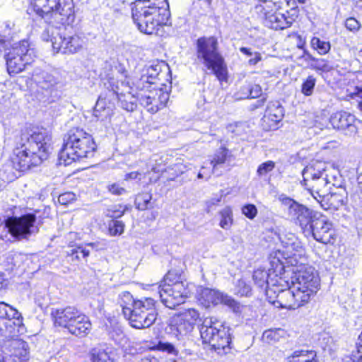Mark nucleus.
Listing matches in <instances>:
<instances>
[{
  "label": "nucleus",
  "instance_id": "nucleus-1",
  "mask_svg": "<svg viewBox=\"0 0 362 362\" xmlns=\"http://www.w3.org/2000/svg\"><path fill=\"white\" fill-rule=\"evenodd\" d=\"M284 257V281L286 288L282 289L276 296V307L294 310L308 305L320 290L314 269L307 262L304 250Z\"/></svg>",
  "mask_w": 362,
  "mask_h": 362
},
{
  "label": "nucleus",
  "instance_id": "nucleus-2",
  "mask_svg": "<svg viewBox=\"0 0 362 362\" xmlns=\"http://www.w3.org/2000/svg\"><path fill=\"white\" fill-rule=\"evenodd\" d=\"M50 132L45 127L30 124L21 130L10 161L14 169L25 173L40 166L49 156Z\"/></svg>",
  "mask_w": 362,
  "mask_h": 362
},
{
  "label": "nucleus",
  "instance_id": "nucleus-3",
  "mask_svg": "<svg viewBox=\"0 0 362 362\" xmlns=\"http://www.w3.org/2000/svg\"><path fill=\"white\" fill-rule=\"evenodd\" d=\"M131 13L137 29L145 35L162 36L171 25L168 0H135Z\"/></svg>",
  "mask_w": 362,
  "mask_h": 362
},
{
  "label": "nucleus",
  "instance_id": "nucleus-4",
  "mask_svg": "<svg viewBox=\"0 0 362 362\" xmlns=\"http://www.w3.org/2000/svg\"><path fill=\"white\" fill-rule=\"evenodd\" d=\"M118 303L124 318L133 328H148L157 319L156 301L151 297L138 298L129 291H123L119 296Z\"/></svg>",
  "mask_w": 362,
  "mask_h": 362
},
{
  "label": "nucleus",
  "instance_id": "nucleus-5",
  "mask_svg": "<svg viewBox=\"0 0 362 362\" xmlns=\"http://www.w3.org/2000/svg\"><path fill=\"white\" fill-rule=\"evenodd\" d=\"M98 146L93 136L80 127H72L64 135L59 152L60 158L70 163L83 158H91Z\"/></svg>",
  "mask_w": 362,
  "mask_h": 362
},
{
  "label": "nucleus",
  "instance_id": "nucleus-6",
  "mask_svg": "<svg viewBox=\"0 0 362 362\" xmlns=\"http://www.w3.org/2000/svg\"><path fill=\"white\" fill-rule=\"evenodd\" d=\"M196 54L197 59L220 83L228 82V65L219 51L218 41L216 36L199 37L196 42Z\"/></svg>",
  "mask_w": 362,
  "mask_h": 362
},
{
  "label": "nucleus",
  "instance_id": "nucleus-7",
  "mask_svg": "<svg viewBox=\"0 0 362 362\" xmlns=\"http://www.w3.org/2000/svg\"><path fill=\"white\" fill-rule=\"evenodd\" d=\"M27 13L43 20L57 18L64 25L72 24L76 18L74 0H29Z\"/></svg>",
  "mask_w": 362,
  "mask_h": 362
},
{
  "label": "nucleus",
  "instance_id": "nucleus-8",
  "mask_svg": "<svg viewBox=\"0 0 362 362\" xmlns=\"http://www.w3.org/2000/svg\"><path fill=\"white\" fill-rule=\"evenodd\" d=\"M200 337L204 344L210 346L218 354H225L231 349V337L227 328L215 317H211L200 328Z\"/></svg>",
  "mask_w": 362,
  "mask_h": 362
},
{
  "label": "nucleus",
  "instance_id": "nucleus-9",
  "mask_svg": "<svg viewBox=\"0 0 362 362\" xmlns=\"http://www.w3.org/2000/svg\"><path fill=\"white\" fill-rule=\"evenodd\" d=\"M270 267L268 270L257 269L253 272L252 278L255 283L259 287L284 286V259L280 250H274L269 255Z\"/></svg>",
  "mask_w": 362,
  "mask_h": 362
},
{
  "label": "nucleus",
  "instance_id": "nucleus-10",
  "mask_svg": "<svg viewBox=\"0 0 362 362\" xmlns=\"http://www.w3.org/2000/svg\"><path fill=\"white\" fill-rule=\"evenodd\" d=\"M5 59L11 76L25 71L34 62L28 41L21 40L12 46L6 53Z\"/></svg>",
  "mask_w": 362,
  "mask_h": 362
},
{
  "label": "nucleus",
  "instance_id": "nucleus-11",
  "mask_svg": "<svg viewBox=\"0 0 362 362\" xmlns=\"http://www.w3.org/2000/svg\"><path fill=\"white\" fill-rule=\"evenodd\" d=\"M52 47L55 53L71 55L81 52L85 44L84 38L76 32L59 29L51 37Z\"/></svg>",
  "mask_w": 362,
  "mask_h": 362
},
{
  "label": "nucleus",
  "instance_id": "nucleus-12",
  "mask_svg": "<svg viewBox=\"0 0 362 362\" xmlns=\"http://www.w3.org/2000/svg\"><path fill=\"white\" fill-rule=\"evenodd\" d=\"M199 321V312L194 308H188L173 315L168 327L170 334L180 339L189 334Z\"/></svg>",
  "mask_w": 362,
  "mask_h": 362
},
{
  "label": "nucleus",
  "instance_id": "nucleus-13",
  "mask_svg": "<svg viewBox=\"0 0 362 362\" xmlns=\"http://www.w3.org/2000/svg\"><path fill=\"white\" fill-rule=\"evenodd\" d=\"M37 220L35 213H28L20 216H8L4 221L8 233L16 240L27 239L32 233V228Z\"/></svg>",
  "mask_w": 362,
  "mask_h": 362
},
{
  "label": "nucleus",
  "instance_id": "nucleus-14",
  "mask_svg": "<svg viewBox=\"0 0 362 362\" xmlns=\"http://www.w3.org/2000/svg\"><path fill=\"white\" fill-rule=\"evenodd\" d=\"M185 269L186 264L182 259L173 258L170 262V269L162 279L159 293H165L178 284L187 282L184 276Z\"/></svg>",
  "mask_w": 362,
  "mask_h": 362
},
{
  "label": "nucleus",
  "instance_id": "nucleus-15",
  "mask_svg": "<svg viewBox=\"0 0 362 362\" xmlns=\"http://www.w3.org/2000/svg\"><path fill=\"white\" fill-rule=\"evenodd\" d=\"M169 98V90L163 88H153L148 90V94L141 96L139 101L148 112L155 114L166 107Z\"/></svg>",
  "mask_w": 362,
  "mask_h": 362
},
{
  "label": "nucleus",
  "instance_id": "nucleus-16",
  "mask_svg": "<svg viewBox=\"0 0 362 362\" xmlns=\"http://www.w3.org/2000/svg\"><path fill=\"white\" fill-rule=\"evenodd\" d=\"M110 86L111 89L108 92L102 93L98 97L93 110L94 116L102 121L110 119L113 115L115 109L114 100L118 98V93L112 82Z\"/></svg>",
  "mask_w": 362,
  "mask_h": 362
},
{
  "label": "nucleus",
  "instance_id": "nucleus-17",
  "mask_svg": "<svg viewBox=\"0 0 362 362\" xmlns=\"http://www.w3.org/2000/svg\"><path fill=\"white\" fill-rule=\"evenodd\" d=\"M192 295L188 283L178 284L169 288L165 293H160L162 303L170 309H175L177 306L185 302Z\"/></svg>",
  "mask_w": 362,
  "mask_h": 362
},
{
  "label": "nucleus",
  "instance_id": "nucleus-18",
  "mask_svg": "<svg viewBox=\"0 0 362 362\" xmlns=\"http://www.w3.org/2000/svg\"><path fill=\"white\" fill-rule=\"evenodd\" d=\"M310 235L316 241L332 245L335 244L338 237L333 224L328 220L321 218H318L315 221Z\"/></svg>",
  "mask_w": 362,
  "mask_h": 362
},
{
  "label": "nucleus",
  "instance_id": "nucleus-19",
  "mask_svg": "<svg viewBox=\"0 0 362 362\" xmlns=\"http://www.w3.org/2000/svg\"><path fill=\"white\" fill-rule=\"evenodd\" d=\"M294 223L301 228L305 235H310L315 221L318 218L317 213L305 206L300 204L293 212Z\"/></svg>",
  "mask_w": 362,
  "mask_h": 362
},
{
  "label": "nucleus",
  "instance_id": "nucleus-20",
  "mask_svg": "<svg viewBox=\"0 0 362 362\" xmlns=\"http://www.w3.org/2000/svg\"><path fill=\"white\" fill-rule=\"evenodd\" d=\"M92 323L88 315L78 309L65 330L78 338L86 337L90 332Z\"/></svg>",
  "mask_w": 362,
  "mask_h": 362
},
{
  "label": "nucleus",
  "instance_id": "nucleus-21",
  "mask_svg": "<svg viewBox=\"0 0 362 362\" xmlns=\"http://www.w3.org/2000/svg\"><path fill=\"white\" fill-rule=\"evenodd\" d=\"M282 1L266 0L257 2L253 8V17L262 21L265 25L267 21L281 8Z\"/></svg>",
  "mask_w": 362,
  "mask_h": 362
},
{
  "label": "nucleus",
  "instance_id": "nucleus-22",
  "mask_svg": "<svg viewBox=\"0 0 362 362\" xmlns=\"http://www.w3.org/2000/svg\"><path fill=\"white\" fill-rule=\"evenodd\" d=\"M78 309L74 305L53 309L51 311L50 317L54 327L65 330Z\"/></svg>",
  "mask_w": 362,
  "mask_h": 362
},
{
  "label": "nucleus",
  "instance_id": "nucleus-23",
  "mask_svg": "<svg viewBox=\"0 0 362 362\" xmlns=\"http://www.w3.org/2000/svg\"><path fill=\"white\" fill-rule=\"evenodd\" d=\"M320 206L325 210H337L346 202V196L344 189L337 192H327L317 199Z\"/></svg>",
  "mask_w": 362,
  "mask_h": 362
},
{
  "label": "nucleus",
  "instance_id": "nucleus-24",
  "mask_svg": "<svg viewBox=\"0 0 362 362\" xmlns=\"http://www.w3.org/2000/svg\"><path fill=\"white\" fill-rule=\"evenodd\" d=\"M282 118V111L279 107H267L261 119L260 126L264 132L276 130L279 127V124Z\"/></svg>",
  "mask_w": 362,
  "mask_h": 362
},
{
  "label": "nucleus",
  "instance_id": "nucleus-25",
  "mask_svg": "<svg viewBox=\"0 0 362 362\" xmlns=\"http://www.w3.org/2000/svg\"><path fill=\"white\" fill-rule=\"evenodd\" d=\"M355 122V116L345 110H337L333 112L329 118V122L332 127L339 131L345 130L354 126Z\"/></svg>",
  "mask_w": 362,
  "mask_h": 362
},
{
  "label": "nucleus",
  "instance_id": "nucleus-26",
  "mask_svg": "<svg viewBox=\"0 0 362 362\" xmlns=\"http://www.w3.org/2000/svg\"><path fill=\"white\" fill-rule=\"evenodd\" d=\"M233 158L231 151L225 146L221 145L209 158V163L212 172H216L221 168L229 165Z\"/></svg>",
  "mask_w": 362,
  "mask_h": 362
},
{
  "label": "nucleus",
  "instance_id": "nucleus-27",
  "mask_svg": "<svg viewBox=\"0 0 362 362\" xmlns=\"http://www.w3.org/2000/svg\"><path fill=\"white\" fill-rule=\"evenodd\" d=\"M301 185L317 200L329 190L327 178L325 177L315 180L303 179Z\"/></svg>",
  "mask_w": 362,
  "mask_h": 362
},
{
  "label": "nucleus",
  "instance_id": "nucleus-28",
  "mask_svg": "<svg viewBox=\"0 0 362 362\" xmlns=\"http://www.w3.org/2000/svg\"><path fill=\"white\" fill-rule=\"evenodd\" d=\"M221 292L209 288H202L197 293V300L206 308L214 307L220 303Z\"/></svg>",
  "mask_w": 362,
  "mask_h": 362
},
{
  "label": "nucleus",
  "instance_id": "nucleus-29",
  "mask_svg": "<svg viewBox=\"0 0 362 362\" xmlns=\"http://www.w3.org/2000/svg\"><path fill=\"white\" fill-rule=\"evenodd\" d=\"M326 170V163L323 161L312 160L303 170V179L315 180L322 177Z\"/></svg>",
  "mask_w": 362,
  "mask_h": 362
},
{
  "label": "nucleus",
  "instance_id": "nucleus-30",
  "mask_svg": "<svg viewBox=\"0 0 362 362\" xmlns=\"http://www.w3.org/2000/svg\"><path fill=\"white\" fill-rule=\"evenodd\" d=\"M287 362H318L317 352L313 349H298L287 356Z\"/></svg>",
  "mask_w": 362,
  "mask_h": 362
},
{
  "label": "nucleus",
  "instance_id": "nucleus-31",
  "mask_svg": "<svg viewBox=\"0 0 362 362\" xmlns=\"http://www.w3.org/2000/svg\"><path fill=\"white\" fill-rule=\"evenodd\" d=\"M134 204L138 211H146L153 208V195L151 191H141L135 194Z\"/></svg>",
  "mask_w": 362,
  "mask_h": 362
},
{
  "label": "nucleus",
  "instance_id": "nucleus-32",
  "mask_svg": "<svg viewBox=\"0 0 362 362\" xmlns=\"http://www.w3.org/2000/svg\"><path fill=\"white\" fill-rule=\"evenodd\" d=\"M266 98L260 86L255 85L250 88V110L263 109Z\"/></svg>",
  "mask_w": 362,
  "mask_h": 362
},
{
  "label": "nucleus",
  "instance_id": "nucleus-33",
  "mask_svg": "<svg viewBox=\"0 0 362 362\" xmlns=\"http://www.w3.org/2000/svg\"><path fill=\"white\" fill-rule=\"evenodd\" d=\"M286 331L282 328H273L265 330L262 336L264 342L273 344L286 336Z\"/></svg>",
  "mask_w": 362,
  "mask_h": 362
},
{
  "label": "nucleus",
  "instance_id": "nucleus-34",
  "mask_svg": "<svg viewBox=\"0 0 362 362\" xmlns=\"http://www.w3.org/2000/svg\"><path fill=\"white\" fill-rule=\"evenodd\" d=\"M218 225L225 230H228L233 224V214L231 206H226L218 211Z\"/></svg>",
  "mask_w": 362,
  "mask_h": 362
},
{
  "label": "nucleus",
  "instance_id": "nucleus-35",
  "mask_svg": "<svg viewBox=\"0 0 362 362\" xmlns=\"http://www.w3.org/2000/svg\"><path fill=\"white\" fill-rule=\"evenodd\" d=\"M13 319L22 321L23 317L16 308L4 302H0V320L10 321Z\"/></svg>",
  "mask_w": 362,
  "mask_h": 362
},
{
  "label": "nucleus",
  "instance_id": "nucleus-36",
  "mask_svg": "<svg viewBox=\"0 0 362 362\" xmlns=\"http://www.w3.org/2000/svg\"><path fill=\"white\" fill-rule=\"evenodd\" d=\"M310 47L320 55H325L331 49V43L329 41L323 40L319 37L313 36L310 39Z\"/></svg>",
  "mask_w": 362,
  "mask_h": 362
},
{
  "label": "nucleus",
  "instance_id": "nucleus-37",
  "mask_svg": "<svg viewBox=\"0 0 362 362\" xmlns=\"http://www.w3.org/2000/svg\"><path fill=\"white\" fill-rule=\"evenodd\" d=\"M265 25L275 30H284L288 28V24H286L283 13L279 14L277 13V12L272 15V17L267 21Z\"/></svg>",
  "mask_w": 362,
  "mask_h": 362
},
{
  "label": "nucleus",
  "instance_id": "nucleus-38",
  "mask_svg": "<svg viewBox=\"0 0 362 362\" xmlns=\"http://www.w3.org/2000/svg\"><path fill=\"white\" fill-rule=\"evenodd\" d=\"M90 362H114L109 353L102 349L93 348L89 352Z\"/></svg>",
  "mask_w": 362,
  "mask_h": 362
},
{
  "label": "nucleus",
  "instance_id": "nucleus-39",
  "mask_svg": "<svg viewBox=\"0 0 362 362\" xmlns=\"http://www.w3.org/2000/svg\"><path fill=\"white\" fill-rule=\"evenodd\" d=\"M125 224L122 221L112 219L108 224L107 232L110 236L121 235L124 231Z\"/></svg>",
  "mask_w": 362,
  "mask_h": 362
},
{
  "label": "nucleus",
  "instance_id": "nucleus-40",
  "mask_svg": "<svg viewBox=\"0 0 362 362\" xmlns=\"http://www.w3.org/2000/svg\"><path fill=\"white\" fill-rule=\"evenodd\" d=\"M130 209L131 207L129 206L119 204L108 209L109 214L107 216L112 219H117L123 216L124 214Z\"/></svg>",
  "mask_w": 362,
  "mask_h": 362
},
{
  "label": "nucleus",
  "instance_id": "nucleus-41",
  "mask_svg": "<svg viewBox=\"0 0 362 362\" xmlns=\"http://www.w3.org/2000/svg\"><path fill=\"white\" fill-rule=\"evenodd\" d=\"M316 83V78L314 76H308L301 84V93L305 96H310L313 94Z\"/></svg>",
  "mask_w": 362,
  "mask_h": 362
},
{
  "label": "nucleus",
  "instance_id": "nucleus-42",
  "mask_svg": "<svg viewBox=\"0 0 362 362\" xmlns=\"http://www.w3.org/2000/svg\"><path fill=\"white\" fill-rule=\"evenodd\" d=\"M151 349L166 352L169 354H177V350L175 349V346L169 342L158 341V344L151 347Z\"/></svg>",
  "mask_w": 362,
  "mask_h": 362
},
{
  "label": "nucleus",
  "instance_id": "nucleus-43",
  "mask_svg": "<svg viewBox=\"0 0 362 362\" xmlns=\"http://www.w3.org/2000/svg\"><path fill=\"white\" fill-rule=\"evenodd\" d=\"M223 196L220 195L218 197H212L210 199L206 201L205 202V212L206 214H211L215 211L218 206H220L221 202H222Z\"/></svg>",
  "mask_w": 362,
  "mask_h": 362
},
{
  "label": "nucleus",
  "instance_id": "nucleus-44",
  "mask_svg": "<svg viewBox=\"0 0 362 362\" xmlns=\"http://www.w3.org/2000/svg\"><path fill=\"white\" fill-rule=\"evenodd\" d=\"M276 167V163L273 160H267L261 163L257 170V174L259 177L264 176L272 172Z\"/></svg>",
  "mask_w": 362,
  "mask_h": 362
},
{
  "label": "nucleus",
  "instance_id": "nucleus-45",
  "mask_svg": "<svg viewBox=\"0 0 362 362\" xmlns=\"http://www.w3.org/2000/svg\"><path fill=\"white\" fill-rule=\"evenodd\" d=\"M80 254L83 258H86L89 256L90 252L82 245H77L68 253V256L71 257L72 259L79 260L81 258Z\"/></svg>",
  "mask_w": 362,
  "mask_h": 362
},
{
  "label": "nucleus",
  "instance_id": "nucleus-46",
  "mask_svg": "<svg viewBox=\"0 0 362 362\" xmlns=\"http://www.w3.org/2000/svg\"><path fill=\"white\" fill-rule=\"evenodd\" d=\"M279 200L281 204L287 206L289 209L290 213H293L297 209V206H300L301 204L285 194L280 195Z\"/></svg>",
  "mask_w": 362,
  "mask_h": 362
},
{
  "label": "nucleus",
  "instance_id": "nucleus-47",
  "mask_svg": "<svg viewBox=\"0 0 362 362\" xmlns=\"http://www.w3.org/2000/svg\"><path fill=\"white\" fill-rule=\"evenodd\" d=\"M76 199V194L72 192H65L58 197V202L64 206H68L72 204Z\"/></svg>",
  "mask_w": 362,
  "mask_h": 362
},
{
  "label": "nucleus",
  "instance_id": "nucleus-48",
  "mask_svg": "<svg viewBox=\"0 0 362 362\" xmlns=\"http://www.w3.org/2000/svg\"><path fill=\"white\" fill-rule=\"evenodd\" d=\"M346 28L353 33L358 31L361 27V23L354 17H349L344 22Z\"/></svg>",
  "mask_w": 362,
  "mask_h": 362
},
{
  "label": "nucleus",
  "instance_id": "nucleus-49",
  "mask_svg": "<svg viewBox=\"0 0 362 362\" xmlns=\"http://www.w3.org/2000/svg\"><path fill=\"white\" fill-rule=\"evenodd\" d=\"M107 192L115 196H120L126 193V189L117 182L110 184L107 186Z\"/></svg>",
  "mask_w": 362,
  "mask_h": 362
},
{
  "label": "nucleus",
  "instance_id": "nucleus-50",
  "mask_svg": "<svg viewBox=\"0 0 362 362\" xmlns=\"http://www.w3.org/2000/svg\"><path fill=\"white\" fill-rule=\"evenodd\" d=\"M228 307L235 310L239 308V305L237 301H235L233 298L228 296L226 294H223L221 293V296L220 297V303Z\"/></svg>",
  "mask_w": 362,
  "mask_h": 362
},
{
  "label": "nucleus",
  "instance_id": "nucleus-51",
  "mask_svg": "<svg viewBox=\"0 0 362 362\" xmlns=\"http://www.w3.org/2000/svg\"><path fill=\"white\" fill-rule=\"evenodd\" d=\"M121 103L122 107L128 111V112H133L135 110L137 107V104L135 101H133L132 100H128L127 99L124 98L122 100L120 98H117Z\"/></svg>",
  "mask_w": 362,
  "mask_h": 362
},
{
  "label": "nucleus",
  "instance_id": "nucleus-52",
  "mask_svg": "<svg viewBox=\"0 0 362 362\" xmlns=\"http://www.w3.org/2000/svg\"><path fill=\"white\" fill-rule=\"evenodd\" d=\"M140 177H141V173H139V171H132V172L125 174L124 179L126 181L132 180H137V179L139 180Z\"/></svg>",
  "mask_w": 362,
  "mask_h": 362
},
{
  "label": "nucleus",
  "instance_id": "nucleus-53",
  "mask_svg": "<svg viewBox=\"0 0 362 362\" xmlns=\"http://www.w3.org/2000/svg\"><path fill=\"white\" fill-rule=\"evenodd\" d=\"M359 342L356 346V353L354 356V358H362V331L358 336Z\"/></svg>",
  "mask_w": 362,
  "mask_h": 362
},
{
  "label": "nucleus",
  "instance_id": "nucleus-54",
  "mask_svg": "<svg viewBox=\"0 0 362 362\" xmlns=\"http://www.w3.org/2000/svg\"><path fill=\"white\" fill-rule=\"evenodd\" d=\"M257 214V209L254 204H250V219H252L256 216Z\"/></svg>",
  "mask_w": 362,
  "mask_h": 362
},
{
  "label": "nucleus",
  "instance_id": "nucleus-55",
  "mask_svg": "<svg viewBox=\"0 0 362 362\" xmlns=\"http://www.w3.org/2000/svg\"><path fill=\"white\" fill-rule=\"evenodd\" d=\"M261 60V55L259 53H255L253 58H250V63L257 64Z\"/></svg>",
  "mask_w": 362,
  "mask_h": 362
},
{
  "label": "nucleus",
  "instance_id": "nucleus-56",
  "mask_svg": "<svg viewBox=\"0 0 362 362\" xmlns=\"http://www.w3.org/2000/svg\"><path fill=\"white\" fill-rule=\"evenodd\" d=\"M242 213L249 217V204H246L242 207Z\"/></svg>",
  "mask_w": 362,
  "mask_h": 362
},
{
  "label": "nucleus",
  "instance_id": "nucleus-57",
  "mask_svg": "<svg viewBox=\"0 0 362 362\" xmlns=\"http://www.w3.org/2000/svg\"><path fill=\"white\" fill-rule=\"evenodd\" d=\"M5 275L3 272H0V289L3 286V284L5 281Z\"/></svg>",
  "mask_w": 362,
  "mask_h": 362
},
{
  "label": "nucleus",
  "instance_id": "nucleus-58",
  "mask_svg": "<svg viewBox=\"0 0 362 362\" xmlns=\"http://www.w3.org/2000/svg\"><path fill=\"white\" fill-rule=\"evenodd\" d=\"M158 216V212L157 211H152L151 215L150 218H148V220L153 221L156 220V217Z\"/></svg>",
  "mask_w": 362,
  "mask_h": 362
},
{
  "label": "nucleus",
  "instance_id": "nucleus-59",
  "mask_svg": "<svg viewBox=\"0 0 362 362\" xmlns=\"http://www.w3.org/2000/svg\"><path fill=\"white\" fill-rule=\"evenodd\" d=\"M206 168L205 167H202V171L199 173L198 174V177H200V178H203L204 177H206L207 175H205V173L204 172V170H205Z\"/></svg>",
  "mask_w": 362,
  "mask_h": 362
},
{
  "label": "nucleus",
  "instance_id": "nucleus-60",
  "mask_svg": "<svg viewBox=\"0 0 362 362\" xmlns=\"http://www.w3.org/2000/svg\"><path fill=\"white\" fill-rule=\"evenodd\" d=\"M288 36L289 37L293 36V37L298 38L299 40H301V35L296 32H293V33L289 34Z\"/></svg>",
  "mask_w": 362,
  "mask_h": 362
},
{
  "label": "nucleus",
  "instance_id": "nucleus-61",
  "mask_svg": "<svg viewBox=\"0 0 362 362\" xmlns=\"http://www.w3.org/2000/svg\"><path fill=\"white\" fill-rule=\"evenodd\" d=\"M240 51L245 54H249V48L247 47H241Z\"/></svg>",
  "mask_w": 362,
  "mask_h": 362
},
{
  "label": "nucleus",
  "instance_id": "nucleus-62",
  "mask_svg": "<svg viewBox=\"0 0 362 362\" xmlns=\"http://www.w3.org/2000/svg\"><path fill=\"white\" fill-rule=\"evenodd\" d=\"M49 93H52L53 91L56 90V88H54V86L53 85H52L49 88Z\"/></svg>",
  "mask_w": 362,
  "mask_h": 362
},
{
  "label": "nucleus",
  "instance_id": "nucleus-63",
  "mask_svg": "<svg viewBox=\"0 0 362 362\" xmlns=\"http://www.w3.org/2000/svg\"><path fill=\"white\" fill-rule=\"evenodd\" d=\"M358 170H360V174L362 175V161H361V163L358 166Z\"/></svg>",
  "mask_w": 362,
  "mask_h": 362
},
{
  "label": "nucleus",
  "instance_id": "nucleus-64",
  "mask_svg": "<svg viewBox=\"0 0 362 362\" xmlns=\"http://www.w3.org/2000/svg\"><path fill=\"white\" fill-rule=\"evenodd\" d=\"M355 360L356 362H362V357L361 358H355Z\"/></svg>",
  "mask_w": 362,
  "mask_h": 362
}]
</instances>
